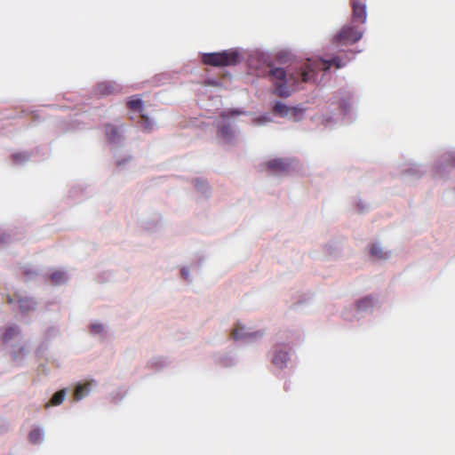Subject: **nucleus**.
<instances>
[{"label": "nucleus", "mask_w": 455, "mask_h": 455, "mask_svg": "<svg viewBox=\"0 0 455 455\" xmlns=\"http://www.w3.org/2000/svg\"><path fill=\"white\" fill-rule=\"evenodd\" d=\"M331 66L340 68L345 66L339 57L330 60H307L292 72H286L281 68H270L268 76L274 84L273 93L281 98H287L295 91L299 82L313 83L320 70L327 71Z\"/></svg>", "instance_id": "nucleus-1"}, {"label": "nucleus", "mask_w": 455, "mask_h": 455, "mask_svg": "<svg viewBox=\"0 0 455 455\" xmlns=\"http://www.w3.org/2000/svg\"><path fill=\"white\" fill-rule=\"evenodd\" d=\"M240 54L235 49H229L220 52L204 53L202 61L204 65L212 67L234 66L239 62Z\"/></svg>", "instance_id": "nucleus-2"}, {"label": "nucleus", "mask_w": 455, "mask_h": 455, "mask_svg": "<svg viewBox=\"0 0 455 455\" xmlns=\"http://www.w3.org/2000/svg\"><path fill=\"white\" fill-rule=\"evenodd\" d=\"M363 36V32L355 25H346L335 36V42L341 44H352L358 42Z\"/></svg>", "instance_id": "nucleus-3"}, {"label": "nucleus", "mask_w": 455, "mask_h": 455, "mask_svg": "<svg viewBox=\"0 0 455 455\" xmlns=\"http://www.w3.org/2000/svg\"><path fill=\"white\" fill-rule=\"evenodd\" d=\"M274 114L281 116V117H286V116H291L296 118L299 116H301L302 111L299 108H293V107H288L283 102H276L273 108Z\"/></svg>", "instance_id": "nucleus-4"}, {"label": "nucleus", "mask_w": 455, "mask_h": 455, "mask_svg": "<svg viewBox=\"0 0 455 455\" xmlns=\"http://www.w3.org/2000/svg\"><path fill=\"white\" fill-rule=\"evenodd\" d=\"M350 4L353 22L363 24L367 18L365 2H353Z\"/></svg>", "instance_id": "nucleus-5"}, {"label": "nucleus", "mask_w": 455, "mask_h": 455, "mask_svg": "<svg viewBox=\"0 0 455 455\" xmlns=\"http://www.w3.org/2000/svg\"><path fill=\"white\" fill-rule=\"evenodd\" d=\"M267 166L274 173H286L289 172L291 164L285 159H274L269 161Z\"/></svg>", "instance_id": "nucleus-6"}, {"label": "nucleus", "mask_w": 455, "mask_h": 455, "mask_svg": "<svg viewBox=\"0 0 455 455\" xmlns=\"http://www.w3.org/2000/svg\"><path fill=\"white\" fill-rule=\"evenodd\" d=\"M288 360L289 355L286 351L277 350L274 354L272 363L278 369H283L286 367Z\"/></svg>", "instance_id": "nucleus-7"}, {"label": "nucleus", "mask_w": 455, "mask_h": 455, "mask_svg": "<svg viewBox=\"0 0 455 455\" xmlns=\"http://www.w3.org/2000/svg\"><path fill=\"white\" fill-rule=\"evenodd\" d=\"M104 131L106 137L110 142H116L118 141L121 139V132L120 129L111 124H107L104 126Z\"/></svg>", "instance_id": "nucleus-8"}, {"label": "nucleus", "mask_w": 455, "mask_h": 455, "mask_svg": "<svg viewBox=\"0 0 455 455\" xmlns=\"http://www.w3.org/2000/svg\"><path fill=\"white\" fill-rule=\"evenodd\" d=\"M231 335L234 339H247V338H251V337H261L263 335V333H261L259 331H256L253 333H247V332H245V328L243 326H236L233 330Z\"/></svg>", "instance_id": "nucleus-9"}, {"label": "nucleus", "mask_w": 455, "mask_h": 455, "mask_svg": "<svg viewBox=\"0 0 455 455\" xmlns=\"http://www.w3.org/2000/svg\"><path fill=\"white\" fill-rule=\"evenodd\" d=\"M91 390V383L78 384L74 392V399L76 401L81 400L83 397L87 395Z\"/></svg>", "instance_id": "nucleus-10"}, {"label": "nucleus", "mask_w": 455, "mask_h": 455, "mask_svg": "<svg viewBox=\"0 0 455 455\" xmlns=\"http://www.w3.org/2000/svg\"><path fill=\"white\" fill-rule=\"evenodd\" d=\"M20 334V329L17 325L9 326L4 330L2 339L4 342H9L14 337Z\"/></svg>", "instance_id": "nucleus-11"}, {"label": "nucleus", "mask_w": 455, "mask_h": 455, "mask_svg": "<svg viewBox=\"0 0 455 455\" xmlns=\"http://www.w3.org/2000/svg\"><path fill=\"white\" fill-rule=\"evenodd\" d=\"M64 398H65V391L60 390L52 395L50 402L46 403V407H49L51 405H53V406L60 405L64 401Z\"/></svg>", "instance_id": "nucleus-12"}, {"label": "nucleus", "mask_w": 455, "mask_h": 455, "mask_svg": "<svg viewBox=\"0 0 455 455\" xmlns=\"http://www.w3.org/2000/svg\"><path fill=\"white\" fill-rule=\"evenodd\" d=\"M218 133L219 136L227 140H230L233 136V131L230 124H223L220 126Z\"/></svg>", "instance_id": "nucleus-13"}, {"label": "nucleus", "mask_w": 455, "mask_h": 455, "mask_svg": "<svg viewBox=\"0 0 455 455\" xmlns=\"http://www.w3.org/2000/svg\"><path fill=\"white\" fill-rule=\"evenodd\" d=\"M127 107L129 109L133 111L142 112L143 110V104L141 100L134 97L128 100Z\"/></svg>", "instance_id": "nucleus-14"}, {"label": "nucleus", "mask_w": 455, "mask_h": 455, "mask_svg": "<svg viewBox=\"0 0 455 455\" xmlns=\"http://www.w3.org/2000/svg\"><path fill=\"white\" fill-rule=\"evenodd\" d=\"M42 439H43V435L39 428H35L30 431V433L28 435V440L30 443L36 444V443H40L42 441Z\"/></svg>", "instance_id": "nucleus-15"}, {"label": "nucleus", "mask_w": 455, "mask_h": 455, "mask_svg": "<svg viewBox=\"0 0 455 455\" xmlns=\"http://www.w3.org/2000/svg\"><path fill=\"white\" fill-rule=\"evenodd\" d=\"M373 303V298L365 297L357 302L356 307L359 310H365L366 308L372 307Z\"/></svg>", "instance_id": "nucleus-16"}, {"label": "nucleus", "mask_w": 455, "mask_h": 455, "mask_svg": "<svg viewBox=\"0 0 455 455\" xmlns=\"http://www.w3.org/2000/svg\"><path fill=\"white\" fill-rule=\"evenodd\" d=\"M371 255L376 257L379 259H386L387 257V253L382 250L379 245L374 244L371 248Z\"/></svg>", "instance_id": "nucleus-17"}, {"label": "nucleus", "mask_w": 455, "mask_h": 455, "mask_svg": "<svg viewBox=\"0 0 455 455\" xmlns=\"http://www.w3.org/2000/svg\"><path fill=\"white\" fill-rule=\"evenodd\" d=\"M97 91L99 93L103 94V95L110 94L114 92V87H113V85H111L108 83H101V84H98Z\"/></svg>", "instance_id": "nucleus-18"}, {"label": "nucleus", "mask_w": 455, "mask_h": 455, "mask_svg": "<svg viewBox=\"0 0 455 455\" xmlns=\"http://www.w3.org/2000/svg\"><path fill=\"white\" fill-rule=\"evenodd\" d=\"M20 310L25 313L35 308V303L28 299H20L19 301Z\"/></svg>", "instance_id": "nucleus-19"}, {"label": "nucleus", "mask_w": 455, "mask_h": 455, "mask_svg": "<svg viewBox=\"0 0 455 455\" xmlns=\"http://www.w3.org/2000/svg\"><path fill=\"white\" fill-rule=\"evenodd\" d=\"M140 125L145 132H150L152 130V123L148 116L144 114H140Z\"/></svg>", "instance_id": "nucleus-20"}, {"label": "nucleus", "mask_w": 455, "mask_h": 455, "mask_svg": "<svg viewBox=\"0 0 455 455\" xmlns=\"http://www.w3.org/2000/svg\"><path fill=\"white\" fill-rule=\"evenodd\" d=\"M51 279L56 284H60L65 281L66 276L62 272H54L53 274H52Z\"/></svg>", "instance_id": "nucleus-21"}, {"label": "nucleus", "mask_w": 455, "mask_h": 455, "mask_svg": "<svg viewBox=\"0 0 455 455\" xmlns=\"http://www.w3.org/2000/svg\"><path fill=\"white\" fill-rule=\"evenodd\" d=\"M194 185L199 191H203L204 188L207 187V183L204 180L199 179L194 180Z\"/></svg>", "instance_id": "nucleus-22"}, {"label": "nucleus", "mask_w": 455, "mask_h": 455, "mask_svg": "<svg viewBox=\"0 0 455 455\" xmlns=\"http://www.w3.org/2000/svg\"><path fill=\"white\" fill-rule=\"evenodd\" d=\"M91 331L94 333H100L103 331V326L100 323H94L91 325Z\"/></svg>", "instance_id": "nucleus-23"}, {"label": "nucleus", "mask_w": 455, "mask_h": 455, "mask_svg": "<svg viewBox=\"0 0 455 455\" xmlns=\"http://www.w3.org/2000/svg\"><path fill=\"white\" fill-rule=\"evenodd\" d=\"M7 240V235L4 232L0 231V244L6 243Z\"/></svg>", "instance_id": "nucleus-24"}, {"label": "nucleus", "mask_w": 455, "mask_h": 455, "mask_svg": "<svg viewBox=\"0 0 455 455\" xmlns=\"http://www.w3.org/2000/svg\"><path fill=\"white\" fill-rule=\"evenodd\" d=\"M181 275L184 276V278H186V279H187V278H188V270H187V269L183 268V269L181 270Z\"/></svg>", "instance_id": "nucleus-25"}, {"label": "nucleus", "mask_w": 455, "mask_h": 455, "mask_svg": "<svg viewBox=\"0 0 455 455\" xmlns=\"http://www.w3.org/2000/svg\"><path fill=\"white\" fill-rule=\"evenodd\" d=\"M353 2H365V0H350V3H353Z\"/></svg>", "instance_id": "nucleus-26"}, {"label": "nucleus", "mask_w": 455, "mask_h": 455, "mask_svg": "<svg viewBox=\"0 0 455 455\" xmlns=\"http://www.w3.org/2000/svg\"><path fill=\"white\" fill-rule=\"evenodd\" d=\"M8 302H9V303H12V298H11L10 296H8Z\"/></svg>", "instance_id": "nucleus-27"}, {"label": "nucleus", "mask_w": 455, "mask_h": 455, "mask_svg": "<svg viewBox=\"0 0 455 455\" xmlns=\"http://www.w3.org/2000/svg\"><path fill=\"white\" fill-rule=\"evenodd\" d=\"M18 156H19L18 155H14V156H13V157H14V159H15V160L18 158Z\"/></svg>", "instance_id": "nucleus-28"}]
</instances>
